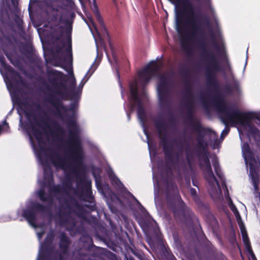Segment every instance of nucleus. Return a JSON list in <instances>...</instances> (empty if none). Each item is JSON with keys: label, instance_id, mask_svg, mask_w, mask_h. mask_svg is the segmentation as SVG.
Segmentation results:
<instances>
[{"label": "nucleus", "instance_id": "f257e3e1", "mask_svg": "<svg viewBox=\"0 0 260 260\" xmlns=\"http://www.w3.org/2000/svg\"><path fill=\"white\" fill-rule=\"evenodd\" d=\"M74 132L71 133L69 141L70 149V158L61 157L54 154L46 147L45 137L46 135L43 132V129L40 125L31 126L28 130L30 140L35 153L44 168L45 185H52V175L50 170V164L57 169H62L64 171H76L80 169L83 160L80 139L77 135V125L74 123Z\"/></svg>", "mask_w": 260, "mask_h": 260}, {"label": "nucleus", "instance_id": "f03ea898", "mask_svg": "<svg viewBox=\"0 0 260 260\" xmlns=\"http://www.w3.org/2000/svg\"><path fill=\"white\" fill-rule=\"evenodd\" d=\"M219 110L222 112V118L225 124L236 126L238 130L240 138L242 142L245 136L255 137L258 134L257 129L252 121L246 118V115L239 110L229 111L223 101L220 102Z\"/></svg>", "mask_w": 260, "mask_h": 260}, {"label": "nucleus", "instance_id": "7ed1b4c3", "mask_svg": "<svg viewBox=\"0 0 260 260\" xmlns=\"http://www.w3.org/2000/svg\"><path fill=\"white\" fill-rule=\"evenodd\" d=\"M175 6V11L184 12L189 30L193 37L202 32V17L200 11L196 8L189 0H169Z\"/></svg>", "mask_w": 260, "mask_h": 260}, {"label": "nucleus", "instance_id": "20e7f679", "mask_svg": "<svg viewBox=\"0 0 260 260\" xmlns=\"http://www.w3.org/2000/svg\"><path fill=\"white\" fill-rule=\"evenodd\" d=\"M201 165L205 177L209 183L208 190L211 196L214 199L220 198L222 197V189L226 196L228 193V190L225 186L222 175L218 169V164L216 162L213 164L218 178L214 176L209 160L207 157H204L202 158Z\"/></svg>", "mask_w": 260, "mask_h": 260}, {"label": "nucleus", "instance_id": "39448f33", "mask_svg": "<svg viewBox=\"0 0 260 260\" xmlns=\"http://www.w3.org/2000/svg\"><path fill=\"white\" fill-rule=\"evenodd\" d=\"M55 79L54 85L55 93L62 99L67 97L69 91H73L76 80L72 72H69L67 76L62 73L55 72Z\"/></svg>", "mask_w": 260, "mask_h": 260}, {"label": "nucleus", "instance_id": "423d86ee", "mask_svg": "<svg viewBox=\"0 0 260 260\" xmlns=\"http://www.w3.org/2000/svg\"><path fill=\"white\" fill-rule=\"evenodd\" d=\"M242 151L246 165L247 167L249 168L250 177L254 189L257 190V185L259 181L258 173L260 172V164L254 157L247 143L242 144Z\"/></svg>", "mask_w": 260, "mask_h": 260}, {"label": "nucleus", "instance_id": "0eeeda50", "mask_svg": "<svg viewBox=\"0 0 260 260\" xmlns=\"http://www.w3.org/2000/svg\"><path fill=\"white\" fill-rule=\"evenodd\" d=\"M0 72L10 94L12 95L13 92H15L16 77L18 75L12 68L6 64L5 58L3 56H0Z\"/></svg>", "mask_w": 260, "mask_h": 260}, {"label": "nucleus", "instance_id": "6e6552de", "mask_svg": "<svg viewBox=\"0 0 260 260\" xmlns=\"http://www.w3.org/2000/svg\"><path fill=\"white\" fill-rule=\"evenodd\" d=\"M229 207L231 210L234 213L236 218L237 219L238 223L239 224V228L240 229L241 233L242 236L243 241L245 247L246 249L248 251V252L249 253L251 257L255 260V257L254 256V253H253L251 248L250 246L248 236L246 233V229L245 228V226L244 225L243 222L242 221L241 216L239 214V213L238 211L237 210L236 207L233 204L232 201L231 199H230V202H229Z\"/></svg>", "mask_w": 260, "mask_h": 260}, {"label": "nucleus", "instance_id": "1a4fd4ad", "mask_svg": "<svg viewBox=\"0 0 260 260\" xmlns=\"http://www.w3.org/2000/svg\"><path fill=\"white\" fill-rule=\"evenodd\" d=\"M41 210L42 207L36 204H32L28 207L27 210L23 208L19 209L17 214L19 217L25 218L32 227L36 228V212L37 211Z\"/></svg>", "mask_w": 260, "mask_h": 260}, {"label": "nucleus", "instance_id": "9d476101", "mask_svg": "<svg viewBox=\"0 0 260 260\" xmlns=\"http://www.w3.org/2000/svg\"><path fill=\"white\" fill-rule=\"evenodd\" d=\"M158 66L155 62L148 64L139 73L141 80L144 82H148L152 77L157 74Z\"/></svg>", "mask_w": 260, "mask_h": 260}, {"label": "nucleus", "instance_id": "9b49d317", "mask_svg": "<svg viewBox=\"0 0 260 260\" xmlns=\"http://www.w3.org/2000/svg\"><path fill=\"white\" fill-rule=\"evenodd\" d=\"M88 25L94 38L95 40L97 50L98 51L100 46L103 45V42L101 37L100 36L99 33L97 30V28L95 26L93 20L91 18H88V20L86 21Z\"/></svg>", "mask_w": 260, "mask_h": 260}, {"label": "nucleus", "instance_id": "f8f14e48", "mask_svg": "<svg viewBox=\"0 0 260 260\" xmlns=\"http://www.w3.org/2000/svg\"><path fill=\"white\" fill-rule=\"evenodd\" d=\"M51 15L52 17L50 20L48 21L47 23L44 25V26L46 28H53L58 26L61 16V10H56L55 8H53L51 13Z\"/></svg>", "mask_w": 260, "mask_h": 260}, {"label": "nucleus", "instance_id": "ddd939ff", "mask_svg": "<svg viewBox=\"0 0 260 260\" xmlns=\"http://www.w3.org/2000/svg\"><path fill=\"white\" fill-rule=\"evenodd\" d=\"M158 96L160 101H162L164 98L167 95L168 92V84L167 79L164 77L159 78V83L157 87Z\"/></svg>", "mask_w": 260, "mask_h": 260}, {"label": "nucleus", "instance_id": "4468645a", "mask_svg": "<svg viewBox=\"0 0 260 260\" xmlns=\"http://www.w3.org/2000/svg\"><path fill=\"white\" fill-rule=\"evenodd\" d=\"M130 91L131 94V98L134 103L136 105L140 106L142 100H144L146 99V93L144 92V95L142 98L139 97L137 93V86L136 83L132 84L130 86Z\"/></svg>", "mask_w": 260, "mask_h": 260}, {"label": "nucleus", "instance_id": "2eb2a0df", "mask_svg": "<svg viewBox=\"0 0 260 260\" xmlns=\"http://www.w3.org/2000/svg\"><path fill=\"white\" fill-rule=\"evenodd\" d=\"M94 13L96 16L97 20H98L100 24L102 25H103V20L101 17L100 12L99 10L97 9L96 7H95L94 9L93 10Z\"/></svg>", "mask_w": 260, "mask_h": 260}, {"label": "nucleus", "instance_id": "dca6fc26", "mask_svg": "<svg viewBox=\"0 0 260 260\" xmlns=\"http://www.w3.org/2000/svg\"><path fill=\"white\" fill-rule=\"evenodd\" d=\"M9 129V125L5 121H4L2 124H0V133L1 132H8Z\"/></svg>", "mask_w": 260, "mask_h": 260}, {"label": "nucleus", "instance_id": "f3484780", "mask_svg": "<svg viewBox=\"0 0 260 260\" xmlns=\"http://www.w3.org/2000/svg\"><path fill=\"white\" fill-rule=\"evenodd\" d=\"M138 116L140 121L142 122V124L143 125V118L144 117L143 111L140 108L138 110Z\"/></svg>", "mask_w": 260, "mask_h": 260}, {"label": "nucleus", "instance_id": "a211bd4d", "mask_svg": "<svg viewBox=\"0 0 260 260\" xmlns=\"http://www.w3.org/2000/svg\"><path fill=\"white\" fill-rule=\"evenodd\" d=\"M44 192L43 189H40V190L38 192V196L39 197L40 199L43 201L47 200V199L44 196Z\"/></svg>", "mask_w": 260, "mask_h": 260}, {"label": "nucleus", "instance_id": "6ab92c4d", "mask_svg": "<svg viewBox=\"0 0 260 260\" xmlns=\"http://www.w3.org/2000/svg\"><path fill=\"white\" fill-rule=\"evenodd\" d=\"M36 232H37V236H38V239L39 240H40L41 237H42V235L43 234H44V231L41 232H40L39 231H38V229H37L36 230Z\"/></svg>", "mask_w": 260, "mask_h": 260}, {"label": "nucleus", "instance_id": "aec40b11", "mask_svg": "<svg viewBox=\"0 0 260 260\" xmlns=\"http://www.w3.org/2000/svg\"><path fill=\"white\" fill-rule=\"evenodd\" d=\"M98 65V63H96L95 62L93 63L91 67V69L88 71V72H89L91 70H92V72H93L95 70V69L96 68Z\"/></svg>", "mask_w": 260, "mask_h": 260}, {"label": "nucleus", "instance_id": "412c9836", "mask_svg": "<svg viewBox=\"0 0 260 260\" xmlns=\"http://www.w3.org/2000/svg\"><path fill=\"white\" fill-rule=\"evenodd\" d=\"M179 18L178 16H176V29L178 32H180L179 28Z\"/></svg>", "mask_w": 260, "mask_h": 260}, {"label": "nucleus", "instance_id": "4be33fe9", "mask_svg": "<svg viewBox=\"0 0 260 260\" xmlns=\"http://www.w3.org/2000/svg\"><path fill=\"white\" fill-rule=\"evenodd\" d=\"M42 249H43V247L41 246L40 247V248L39 250V253L38 258L37 260H41V251L42 250Z\"/></svg>", "mask_w": 260, "mask_h": 260}, {"label": "nucleus", "instance_id": "5701e85b", "mask_svg": "<svg viewBox=\"0 0 260 260\" xmlns=\"http://www.w3.org/2000/svg\"><path fill=\"white\" fill-rule=\"evenodd\" d=\"M228 132L229 131L227 129L223 130L221 134V137H224L225 135H226L228 134Z\"/></svg>", "mask_w": 260, "mask_h": 260}, {"label": "nucleus", "instance_id": "b1692460", "mask_svg": "<svg viewBox=\"0 0 260 260\" xmlns=\"http://www.w3.org/2000/svg\"><path fill=\"white\" fill-rule=\"evenodd\" d=\"M18 112L19 113L20 118V124H22V116L21 115L22 113H21L20 111L18 110Z\"/></svg>", "mask_w": 260, "mask_h": 260}, {"label": "nucleus", "instance_id": "393cba45", "mask_svg": "<svg viewBox=\"0 0 260 260\" xmlns=\"http://www.w3.org/2000/svg\"><path fill=\"white\" fill-rule=\"evenodd\" d=\"M190 193H191L192 195L193 196H195L196 194V190L194 189H190Z\"/></svg>", "mask_w": 260, "mask_h": 260}, {"label": "nucleus", "instance_id": "a878e982", "mask_svg": "<svg viewBox=\"0 0 260 260\" xmlns=\"http://www.w3.org/2000/svg\"><path fill=\"white\" fill-rule=\"evenodd\" d=\"M53 188H54V191L55 192H58V190H59L58 187H57V186H54V187H53Z\"/></svg>", "mask_w": 260, "mask_h": 260}, {"label": "nucleus", "instance_id": "bb28decb", "mask_svg": "<svg viewBox=\"0 0 260 260\" xmlns=\"http://www.w3.org/2000/svg\"><path fill=\"white\" fill-rule=\"evenodd\" d=\"M148 147H149V150L150 151V144L149 142H148ZM150 153H151L150 152Z\"/></svg>", "mask_w": 260, "mask_h": 260}, {"label": "nucleus", "instance_id": "cd10ccee", "mask_svg": "<svg viewBox=\"0 0 260 260\" xmlns=\"http://www.w3.org/2000/svg\"><path fill=\"white\" fill-rule=\"evenodd\" d=\"M67 3H69L71 2V0H66Z\"/></svg>", "mask_w": 260, "mask_h": 260}, {"label": "nucleus", "instance_id": "c85d7f7f", "mask_svg": "<svg viewBox=\"0 0 260 260\" xmlns=\"http://www.w3.org/2000/svg\"><path fill=\"white\" fill-rule=\"evenodd\" d=\"M83 85H84V84H82V85H80V87L81 89V88H82V87H83Z\"/></svg>", "mask_w": 260, "mask_h": 260}, {"label": "nucleus", "instance_id": "c756f323", "mask_svg": "<svg viewBox=\"0 0 260 260\" xmlns=\"http://www.w3.org/2000/svg\"><path fill=\"white\" fill-rule=\"evenodd\" d=\"M24 114H25L26 115H27V113H26V112H25V111H24Z\"/></svg>", "mask_w": 260, "mask_h": 260}, {"label": "nucleus", "instance_id": "7c9ffc66", "mask_svg": "<svg viewBox=\"0 0 260 260\" xmlns=\"http://www.w3.org/2000/svg\"><path fill=\"white\" fill-rule=\"evenodd\" d=\"M212 134L213 135H215V133H214V132H212Z\"/></svg>", "mask_w": 260, "mask_h": 260}, {"label": "nucleus", "instance_id": "2f4dec72", "mask_svg": "<svg viewBox=\"0 0 260 260\" xmlns=\"http://www.w3.org/2000/svg\"><path fill=\"white\" fill-rule=\"evenodd\" d=\"M113 2H115V0H113Z\"/></svg>", "mask_w": 260, "mask_h": 260}]
</instances>
